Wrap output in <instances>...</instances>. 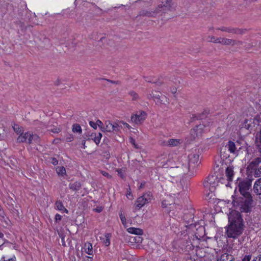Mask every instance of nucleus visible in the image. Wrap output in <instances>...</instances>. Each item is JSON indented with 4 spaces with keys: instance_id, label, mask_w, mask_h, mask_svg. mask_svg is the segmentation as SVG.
Here are the masks:
<instances>
[{
    "instance_id": "obj_1",
    "label": "nucleus",
    "mask_w": 261,
    "mask_h": 261,
    "mask_svg": "<svg viewBox=\"0 0 261 261\" xmlns=\"http://www.w3.org/2000/svg\"><path fill=\"white\" fill-rule=\"evenodd\" d=\"M228 222L226 230L227 237L237 238L244 229V223L241 213L237 211H232L228 215Z\"/></svg>"
},
{
    "instance_id": "obj_2",
    "label": "nucleus",
    "mask_w": 261,
    "mask_h": 261,
    "mask_svg": "<svg viewBox=\"0 0 261 261\" xmlns=\"http://www.w3.org/2000/svg\"><path fill=\"white\" fill-rule=\"evenodd\" d=\"M236 206L241 212L250 213L254 206V201L252 196L247 197H239L236 199Z\"/></svg>"
},
{
    "instance_id": "obj_3",
    "label": "nucleus",
    "mask_w": 261,
    "mask_h": 261,
    "mask_svg": "<svg viewBox=\"0 0 261 261\" xmlns=\"http://www.w3.org/2000/svg\"><path fill=\"white\" fill-rule=\"evenodd\" d=\"M200 163L199 154L192 153L188 156V163L187 167L182 166L180 170L184 173H186L191 170L193 171Z\"/></svg>"
},
{
    "instance_id": "obj_4",
    "label": "nucleus",
    "mask_w": 261,
    "mask_h": 261,
    "mask_svg": "<svg viewBox=\"0 0 261 261\" xmlns=\"http://www.w3.org/2000/svg\"><path fill=\"white\" fill-rule=\"evenodd\" d=\"M251 186V180L250 179L244 180L239 183L238 188L241 195V197L252 196L249 192Z\"/></svg>"
},
{
    "instance_id": "obj_5",
    "label": "nucleus",
    "mask_w": 261,
    "mask_h": 261,
    "mask_svg": "<svg viewBox=\"0 0 261 261\" xmlns=\"http://www.w3.org/2000/svg\"><path fill=\"white\" fill-rule=\"evenodd\" d=\"M208 38L210 39L208 41L210 42H213L214 43H221L222 44L226 45H234L238 43H242V42L241 41H237L234 40L225 38H217L213 36H208Z\"/></svg>"
},
{
    "instance_id": "obj_6",
    "label": "nucleus",
    "mask_w": 261,
    "mask_h": 261,
    "mask_svg": "<svg viewBox=\"0 0 261 261\" xmlns=\"http://www.w3.org/2000/svg\"><path fill=\"white\" fill-rule=\"evenodd\" d=\"M238 252L237 249L229 248L227 250V252L221 255L217 258V261H236L235 256Z\"/></svg>"
},
{
    "instance_id": "obj_7",
    "label": "nucleus",
    "mask_w": 261,
    "mask_h": 261,
    "mask_svg": "<svg viewBox=\"0 0 261 261\" xmlns=\"http://www.w3.org/2000/svg\"><path fill=\"white\" fill-rule=\"evenodd\" d=\"M152 194L150 192H147L144 194L143 196L139 197L136 202V208L140 209L145 204L150 202L152 199Z\"/></svg>"
},
{
    "instance_id": "obj_8",
    "label": "nucleus",
    "mask_w": 261,
    "mask_h": 261,
    "mask_svg": "<svg viewBox=\"0 0 261 261\" xmlns=\"http://www.w3.org/2000/svg\"><path fill=\"white\" fill-rule=\"evenodd\" d=\"M161 4L158 5L156 8V13H158L162 10L171 11L173 5L172 0H161Z\"/></svg>"
},
{
    "instance_id": "obj_9",
    "label": "nucleus",
    "mask_w": 261,
    "mask_h": 261,
    "mask_svg": "<svg viewBox=\"0 0 261 261\" xmlns=\"http://www.w3.org/2000/svg\"><path fill=\"white\" fill-rule=\"evenodd\" d=\"M152 99L156 104L166 105L169 103V99L165 96H161L159 92L155 91Z\"/></svg>"
},
{
    "instance_id": "obj_10",
    "label": "nucleus",
    "mask_w": 261,
    "mask_h": 261,
    "mask_svg": "<svg viewBox=\"0 0 261 261\" xmlns=\"http://www.w3.org/2000/svg\"><path fill=\"white\" fill-rule=\"evenodd\" d=\"M106 128L105 130L107 132L116 133L120 130L122 127L117 123H112L110 121L105 122Z\"/></svg>"
},
{
    "instance_id": "obj_11",
    "label": "nucleus",
    "mask_w": 261,
    "mask_h": 261,
    "mask_svg": "<svg viewBox=\"0 0 261 261\" xmlns=\"http://www.w3.org/2000/svg\"><path fill=\"white\" fill-rule=\"evenodd\" d=\"M146 117L144 111H140L131 117V121L136 124H140L143 122Z\"/></svg>"
},
{
    "instance_id": "obj_12",
    "label": "nucleus",
    "mask_w": 261,
    "mask_h": 261,
    "mask_svg": "<svg viewBox=\"0 0 261 261\" xmlns=\"http://www.w3.org/2000/svg\"><path fill=\"white\" fill-rule=\"evenodd\" d=\"M216 179H217V178L215 176H208L206 181L204 182V186L206 188L209 187L210 190L213 192L216 186H218V184H216Z\"/></svg>"
},
{
    "instance_id": "obj_13",
    "label": "nucleus",
    "mask_w": 261,
    "mask_h": 261,
    "mask_svg": "<svg viewBox=\"0 0 261 261\" xmlns=\"http://www.w3.org/2000/svg\"><path fill=\"white\" fill-rule=\"evenodd\" d=\"M218 30H221L223 32H228L231 34H243L244 33L245 30H241L231 27H222L217 29Z\"/></svg>"
},
{
    "instance_id": "obj_14",
    "label": "nucleus",
    "mask_w": 261,
    "mask_h": 261,
    "mask_svg": "<svg viewBox=\"0 0 261 261\" xmlns=\"http://www.w3.org/2000/svg\"><path fill=\"white\" fill-rule=\"evenodd\" d=\"M204 127H205V125L199 124L191 130V135L194 139L202 135Z\"/></svg>"
},
{
    "instance_id": "obj_15",
    "label": "nucleus",
    "mask_w": 261,
    "mask_h": 261,
    "mask_svg": "<svg viewBox=\"0 0 261 261\" xmlns=\"http://www.w3.org/2000/svg\"><path fill=\"white\" fill-rule=\"evenodd\" d=\"M225 147L228 149L230 153L234 154H238L240 147L238 148V146L236 143L231 141H229L228 143L226 145Z\"/></svg>"
},
{
    "instance_id": "obj_16",
    "label": "nucleus",
    "mask_w": 261,
    "mask_h": 261,
    "mask_svg": "<svg viewBox=\"0 0 261 261\" xmlns=\"http://www.w3.org/2000/svg\"><path fill=\"white\" fill-rule=\"evenodd\" d=\"M18 142H27L30 143L32 141V135L29 132L21 133L17 138Z\"/></svg>"
},
{
    "instance_id": "obj_17",
    "label": "nucleus",
    "mask_w": 261,
    "mask_h": 261,
    "mask_svg": "<svg viewBox=\"0 0 261 261\" xmlns=\"http://www.w3.org/2000/svg\"><path fill=\"white\" fill-rule=\"evenodd\" d=\"M181 142L182 141L180 139H171L167 141H164L162 145L165 146L175 147L178 146Z\"/></svg>"
},
{
    "instance_id": "obj_18",
    "label": "nucleus",
    "mask_w": 261,
    "mask_h": 261,
    "mask_svg": "<svg viewBox=\"0 0 261 261\" xmlns=\"http://www.w3.org/2000/svg\"><path fill=\"white\" fill-rule=\"evenodd\" d=\"M254 192L257 195H261V178L258 179L253 185Z\"/></svg>"
},
{
    "instance_id": "obj_19",
    "label": "nucleus",
    "mask_w": 261,
    "mask_h": 261,
    "mask_svg": "<svg viewBox=\"0 0 261 261\" xmlns=\"http://www.w3.org/2000/svg\"><path fill=\"white\" fill-rule=\"evenodd\" d=\"M252 123L253 121L252 119H245L241 125V129L245 128L247 130H250L252 128Z\"/></svg>"
},
{
    "instance_id": "obj_20",
    "label": "nucleus",
    "mask_w": 261,
    "mask_h": 261,
    "mask_svg": "<svg viewBox=\"0 0 261 261\" xmlns=\"http://www.w3.org/2000/svg\"><path fill=\"white\" fill-rule=\"evenodd\" d=\"M111 234L110 233H106L103 237H100V239L102 241V243L106 247L110 245V238Z\"/></svg>"
},
{
    "instance_id": "obj_21",
    "label": "nucleus",
    "mask_w": 261,
    "mask_h": 261,
    "mask_svg": "<svg viewBox=\"0 0 261 261\" xmlns=\"http://www.w3.org/2000/svg\"><path fill=\"white\" fill-rule=\"evenodd\" d=\"M226 176L227 177V180L232 181L234 175L233 168L231 167H228L225 170Z\"/></svg>"
},
{
    "instance_id": "obj_22",
    "label": "nucleus",
    "mask_w": 261,
    "mask_h": 261,
    "mask_svg": "<svg viewBox=\"0 0 261 261\" xmlns=\"http://www.w3.org/2000/svg\"><path fill=\"white\" fill-rule=\"evenodd\" d=\"M84 248L86 253H87L89 255L93 254V251L92 245L91 243H90L89 242L85 243Z\"/></svg>"
},
{
    "instance_id": "obj_23",
    "label": "nucleus",
    "mask_w": 261,
    "mask_h": 261,
    "mask_svg": "<svg viewBox=\"0 0 261 261\" xmlns=\"http://www.w3.org/2000/svg\"><path fill=\"white\" fill-rule=\"evenodd\" d=\"M127 231L129 233L135 234L137 235H142L143 233L142 229L135 227H130L127 229Z\"/></svg>"
},
{
    "instance_id": "obj_24",
    "label": "nucleus",
    "mask_w": 261,
    "mask_h": 261,
    "mask_svg": "<svg viewBox=\"0 0 261 261\" xmlns=\"http://www.w3.org/2000/svg\"><path fill=\"white\" fill-rule=\"evenodd\" d=\"M91 139L94 141V142L98 145L100 141V140L102 137V134L100 133H99L97 136H96L95 134L92 133L90 135Z\"/></svg>"
},
{
    "instance_id": "obj_25",
    "label": "nucleus",
    "mask_w": 261,
    "mask_h": 261,
    "mask_svg": "<svg viewBox=\"0 0 261 261\" xmlns=\"http://www.w3.org/2000/svg\"><path fill=\"white\" fill-rule=\"evenodd\" d=\"M210 113L209 110H205L202 113L198 114L194 116L197 119H203L206 118Z\"/></svg>"
},
{
    "instance_id": "obj_26",
    "label": "nucleus",
    "mask_w": 261,
    "mask_h": 261,
    "mask_svg": "<svg viewBox=\"0 0 261 261\" xmlns=\"http://www.w3.org/2000/svg\"><path fill=\"white\" fill-rule=\"evenodd\" d=\"M81 188V184L80 182L75 181L73 184H70L69 188L74 191L79 190Z\"/></svg>"
},
{
    "instance_id": "obj_27",
    "label": "nucleus",
    "mask_w": 261,
    "mask_h": 261,
    "mask_svg": "<svg viewBox=\"0 0 261 261\" xmlns=\"http://www.w3.org/2000/svg\"><path fill=\"white\" fill-rule=\"evenodd\" d=\"M169 173L171 174L172 176H175L179 172V169L178 167H171L168 171Z\"/></svg>"
},
{
    "instance_id": "obj_28",
    "label": "nucleus",
    "mask_w": 261,
    "mask_h": 261,
    "mask_svg": "<svg viewBox=\"0 0 261 261\" xmlns=\"http://www.w3.org/2000/svg\"><path fill=\"white\" fill-rule=\"evenodd\" d=\"M72 130L73 133H77L79 134H81L82 132V129L81 126L77 123L74 124L72 125Z\"/></svg>"
},
{
    "instance_id": "obj_29",
    "label": "nucleus",
    "mask_w": 261,
    "mask_h": 261,
    "mask_svg": "<svg viewBox=\"0 0 261 261\" xmlns=\"http://www.w3.org/2000/svg\"><path fill=\"white\" fill-rule=\"evenodd\" d=\"M56 206L58 210L62 211L64 210L66 213H68V211L65 208L62 202L61 201H56Z\"/></svg>"
},
{
    "instance_id": "obj_30",
    "label": "nucleus",
    "mask_w": 261,
    "mask_h": 261,
    "mask_svg": "<svg viewBox=\"0 0 261 261\" xmlns=\"http://www.w3.org/2000/svg\"><path fill=\"white\" fill-rule=\"evenodd\" d=\"M154 13L157 14L156 13V10L154 11H143L141 15L145 16L151 17L153 16Z\"/></svg>"
},
{
    "instance_id": "obj_31",
    "label": "nucleus",
    "mask_w": 261,
    "mask_h": 261,
    "mask_svg": "<svg viewBox=\"0 0 261 261\" xmlns=\"http://www.w3.org/2000/svg\"><path fill=\"white\" fill-rule=\"evenodd\" d=\"M129 95L132 96L133 100H137L140 99V97L138 94L134 91H130L129 92Z\"/></svg>"
},
{
    "instance_id": "obj_32",
    "label": "nucleus",
    "mask_w": 261,
    "mask_h": 261,
    "mask_svg": "<svg viewBox=\"0 0 261 261\" xmlns=\"http://www.w3.org/2000/svg\"><path fill=\"white\" fill-rule=\"evenodd\" d=\"M57 173L58 174L63 175L66 173V170L64 167H58L57 169Z\"/></svg>"
},
{
    "instance_id": "obj_33",
    "label": "nucleus",
    "mask_w": 261,
    "mask_h": 261,
    "mask_svg": "<svg viewBox=\"0 0 261 261\" xmlns=\"http://www.w3.org/2000/svg\"><path fill=\"white\" fill-rule=\"evenodd\" d=\"M119 217H120V218L122 223L123 225L126 224V219H125L124 215L122 212H121L119 214Z\"/></svg>"
},
{
    "instance_id": "obj_34",
    "label": "nucleus",
    "mask_w": 261,
    "mask_h": 261,
    "mask_svg": "<svg viewBox=\"0 0 261 261\" xmlns=\"http://www.w3.org/2000/svg\"><path fill=\"white\" fill-rule=\"evenodd\" d=\"M0 261H15V260L14 259L13 257L9 258L4 256L1 258Z\"/></svg>"
},
{
    "instance_id": "obj_35",
    "label": "nucleus",
    "mask_w": 261,
    "mask_h": 261,
    "mask_svg": "<svg viewBox=\"0 0 261 261\" xmlns=\"http://www.w3.org/2000/svg\"><path fill=\"white\" fill-rule=\"evenodd\" d=\"M130 143H132L136 148H138V145L135 143V140L133 138H130Z\"/></svg>"
},
{
    "instance_id": "obj_36",
    "label": "nucleus",
    "mask_w": 261,
    "mask_h": 261,
    "mask_svg": "<svg viewBox=\"0 0 261 261\" xmlns=\"http://www.w3.org/2000/svg\"><path fill=\"white\" fill-rule=\"evenodd\" d=\"M101 174H102L103 176H106V177H108V178H110H110H112V176H111V175H110L108 173H107V172H105V171H101Z\"/></svg>"
},
{
    "instance_id": "obj_37",
    "label": "nucleus",
    "mask_w": 261,
    "mask_h": 261,
    "mask_svg": "<svg viewBox=\"0 0 261 261\" xmlns=\"http://www.w3.org/2000/svg\"><path fill=\"white\" fill-rule=\"evenodd\" d=\"M90 125L93 127L94 129H96L97 128V125L96 124V122L90 121L89 122Z\"/></svg>"
},
{
    "instance_id": "obj_38",
    "label": "nucleus",
    "mask_w": 261,
    "mask_h": 261,
    "mask_svg": "<svg viewBox=\"0 0 261 261\" xmlns=\"http://www.w3.org/2000/svg\"><path fill=\"white\" fill-rule=\"evenodd\" d=\"M61 218H62V216L58 214H57L55 216V221L56 222H58V221H60L61 220Z\"/></svg>"
},
{
    "instance_id": "obj_39",
    "label": "nucleus",
    "mask_w": 261,
    "mask_h": 261,
    "mask_svg": "<svg viewBox=\"0 0 261 261\" xmlns=\"http://www.w3.org/2000/svg\"><path fill=\"white\" fill-rule=\"evenodd\" d=\"M51 163L54 165H57L58 164V161L56 158H51Z\"/></svg>"
},
{
    "instance_id": "obj_40",
    "label": "nucleus",
    "mask_w": 261,
    "mask_h": 261,
    "mask_svg": "<svg viewBox=\"0 0 261 261\" xmlns=\"http://www.w3.org/2000/svg\"><path fill=\"white\" fill-rule=\"evenodd\" d=\"M13 129L15 132H16L17 133H20L21 132V130L19 131V128L18 126L17 125H15L13 127Z\"/></svg>"
},
{
    "instance_id": "obj_41",
    "label": "nucleus",
    "mask_w": 261,
    "mask_h": 261,
    "mask_svg": "<svg viewBox=\"0 0 261 261\" xmlns=\"http://www.w3.org/2000/svg\"><path fill=\"white\" fill-rule=\"evenodd\" d=\"M51 131L54 133H58L61 131V129L59 127H56L51 129Z\"/></svg>"
},
{
    "instance_id": "obj_42",
    "label": "nucleus",
    "mask_w": 261,
    "mask_h": 261,
    "mask_svg": "<svg viewBox=\"0 0 261 261\" xmlns=\"http://www.w3.org/2000/svg\"><path fill=\"white\" fill-rule=\"evenodd\" d=\"M96 124L97 125V126H98L99 127L101 126H102V125H103V123L100 120H97L96 121Z\"/></svg>"
},
{
    "instance_id": "obj_43",
    "label": "nucleus",
    "mask_w": 261,
    "mask_h": 261,
    "mask_svg": "<svg viewBox=\"0 0 261 261\" xmlns=\"http://www.w3.org/2000/svg\"><path fill=\"white\" fill-rule=\"evenodd\" d=\"M166 200H164L162 201V206L163 207V208H166L167 207V205H168V203H167L166 202Z\"/></svg>"
},
{
    "instance_id": "obj_44",
    "label": "nucleus",
    "mask_w": 261,
    "mask_h": 261,
    "mask_svg": "<svg viewBox=\"0 0 261 261\" xmlns=\"http://www.w3.org/2000/svg\"><path fill=\"white\" fill-rule=\"evenodd\" d=\"M107 81L109 82H110L113 84H120V82L118 81H112L110 80H107Z\"/></svg>"
},
{
    "instance_id": "obj_45",
    "label": "nucleus",
    "mask_w": 261,
    "mask_h": 261,
    "mask_svg": "<svg viewBox=\"0 0 261 261\" xmlns=\"http://www.w3.org/2000/svg\"><path fill=\"white\" fill-rule=\"evenodd\" d=\"M250 258H251L250 256H249V255L245 256L242 261H250Z\"/></svg>"
},
{
    "instance_id": "obj_46",
    "label": "nucleus",
    "mask_w": 261,
    "mask_h": 261,
    "mask_svg": "<svg viewBox=\"0 0 261 261\" xmlns=\"http://www.w3.org/2000/svg\"><path fill=\"white\" fill-rule=\"evenodd\" d=\"M102 208L101 207H97V208L94 209V211L97 213L101 212L102 211Z\"/></svg>"
},
{
    "instance_id": "obj_47",
    "label": "nucleus",
    "mask_w": 261,
    "mask_h": 261,
    "mask_svg": "<svg viewBox=\"0 0 261 261\" xmlns=\"http://www.w3.org/2000/svg\"><path fill=\"white\" fill-rule=\"evenodd\" d=\"M73 139V136H70V137H67V138H66V141H67V142H71V141H72Z\"/></svg>"
},
{
    "instance_id": "obj_48",
    "label": "nucleus",
    "mask_w": 261,
    "mask_h": 261,
    "mask_svg": "<svg viewBox=\"0 0 261 261\" xmlns=\"http://www.w3.org/2000/svg\"><path fill=\"white\" fill-rule=\"evenodd\" d=\"M33 138H34V141H38L39 140V137L38 135H34Z\"/></svg>"
},
{
    "instance_id": "obj_49",
    "label": "nucleus",
    "mask_w": 261,
    "mask_h": 261,
    "mask_svg": "<svg viewBox=\"0 0 261 261\" xmlns=\"http://www.w3.org/2000/svg\"><path fill=\"white\" fill-rule=\"evenodd\" d=\"M252 261H261V258H259V255L255 257L253 260Z\"/></svg>"
},
{
    "instance_id": "obj_50",
    "label": "nucleus",
    "mask_w": 261,
    "mask_h": 261,
    "mask_svg": "<svg viewBox=\"0 0 261 261\" xmlns=\"http://www.w3.org/2000/svg\"><path fill=\"white\" fill-rule=\"evenodd\" d=\"M153 94H154L153 92H152V93L148 94L147 95V98L150 99L151 98H152Z\"/></svg>"
},
{
    "instance_id": "obj_51",
    "label": "nucleus",
    "mask_w": 261,
    "mask_h": 261,
    "mask_svg": "<svg viewBox=\"0 0 261 261\" xmlns=\"http://www.w3.org/2000/svg\"><path fill=\"white\" fill-rule=\"evenodd\" d=\"M99 128H100V129L101 130V131H102L103 132H106L105 130L106 126L105 127L103 125H102V126L99 127Z\"/></svg>"
},
{
    "instance_id": "obj_52",
    "label": "nucleus",
    "mask_w": 261,
    "mask_h": 261,
    "mask_svg": "<svg viewBox=\"0 0 261 261\" xmlns=\"http://www.w3.org/2000/svg\"><path fill=\"white\" fill-rule=\"evenodd\" d=\"M258 172L261 173V166L258 169V171L255 172L256 176H258H258H259V175H258Z\"/></svg>"
},
{
    "instance_id": "obj_53",
    "label": "nucleus",
    "mask_w": 261,
    "mask_h": 261,
    "mask_svg": "<svg viewBox=\"0 0 261 261\" xmlns=\"http://www.w3.org/2000/svg\"><path fill=\"white\" fill-rule=\"evenodd\" d=\"M153 83L157 84L159 86L161 85L163 83V82H154Z\"/></svg>"
},
{
    "instance_id": "obj_54",
    "label": "nucleus",
    "mask_w": 261,
    "mask_h": 261,
    "mask_svg": "<svg viewBox=\"0 0 261 261\" xmlns=\"http://www.w3.org/2000/svg\"><path fill=\"white\" fill-rule=\"evenodd\" d=\"M122 123L125 125L126 127H127V128H129V125L128 124L125 123V122H122Z\"/></svg>"
},
{
    "instance_id": "obj_55",
    "label": "nucleus",
    "mask_w": 261,
    "mask_h": 261,
    "mask_svg": "<svg viewBox=\"0 0 261 261\" xmlns=\"http://www.w3.org/2000/svg\"><path fill=\"white\" fill-rule=\"evenodd\" d=\"M85 143H86V141L85 140H83L82 141V145H83V148H85V147H86Z\"/></svg>"
},
{
    "instance_id": "obj_56",
    "label": "nucleus",
    "mask_w": 261,
    "mask_h": 261,
    "mask_svg": "<svg viewBox=\"0 0 261 261\" xmlns=\"http://www.w3.org/2000/svg\"><path fill=\"white\" fill-rule=\"evenodd\" d=\"M144 185H143L142 184H141L140 186V188H142L143 187Z\"/></svg>"
},
{
    "instance_id": "obj_57",
    "label": "nucleus",
    "mask_w": 261,
    "mask_h": 261,
    "mask_svg": "<svg viewBox=\"0 0 261 261\" xmlns=\"http://www.w3.org/2000/svg\"><path fill=\"white\" fill-rule=\"evenodd\" d=\"M172 92L173 93H175L176 92V90H172Z\"/></svg>"
},
{
    "instance_id": "obj_58",
    "label": "nucleus",
    "mask_w": 261,
    "mask_h": 261,
    "mask_svg": "<svg viewBox=\"0 0 261 261\" xmlns=\"http://www.w3.org/2000/svg\"><path fill=\"white\" fill-rule=\"evenodd\" d=\"M3 138V137L0 134V139H2Z\"/></svg>"
},
{
    "instance_id": "obj_59",
    "label": "nucleus",
    "mask_w": 261,
    "mask_h": 261,
    "mask_svg": "<svg viewBox=\"0 0 261 261\" xmlns=\"http://www.w3.org/2000/svg\"><path fill=\"white\" fill-rule=\"evenodd\" d=\"M146 81L148 82H151L150 81H147V80H146Z\"/></svg>"
},
{
    "instance_id": "obj_60",
    "label": "nucleus",
    "mask_w": 261,
    "mask_h": 261,
    "mask_svg": "<svg viewBox=\"0 0 261 261\" xmlns=\"http://www.w3.org/2000/svg\"><path fill=\"white\" fill-rule=\"evenodd\" d=\"M251 164H255V163H254V162L252 161Z\"/></svg>"
}]
</instances>
